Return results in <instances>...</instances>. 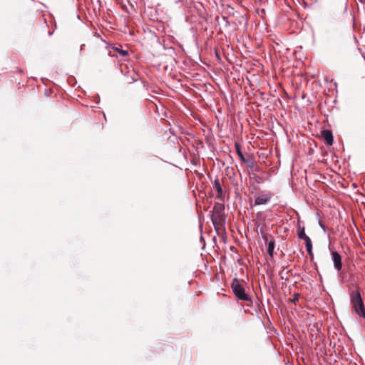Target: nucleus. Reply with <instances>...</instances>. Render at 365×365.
Returning a JSON list of instances; mask_svg holds the SVG:
<instances>
[{
    "label": "nucleus",
    "mask_w": 365,
    "mask_h": 365,
    "mask_svg": "<svg viewBox=\"0 0 365 365\" xmlns=\"http://www.w3.org/2000/svg\"><path fill=\"white\" fill-rule=\"evenodd\" d=\"M299 299V294L298 293H295L294 297L290 299V302L292 303H296Z\"/></svg>",
    "instance_id": "ddd939ff"
},
{
    "label": "nucleus",
    "mask_w": 365,
    "mask_h": 365,
    "mask_svg": "<svg viewBox=\"0 0 365 365\" xmlns=\"http://www.w3.org/2000/svg\"><path fill=\"white\" fill-rule=\"evenodd\" d=\"M235 146H236V150H237V155H239V157H240L242 160H245V157H244V155H243V154H242V151L240 150V145H237V144H236V145H235Z\"/></svg>",
    "instance_id": "f8f14e48"
},
{
    "label": "nucleus",
    "mask_w": 365,
    "mask_h": 365,
    "mask_svg": "<svg viewBox=\"0 0 365 365\" xmlns=\"http://www.w3.org/2000/svg\"><path fill=\"white\" fill-rule=\"evenodd\" d=\"M349 297L351 308L355 314L365 319V306L359 288L350 291Z\"/></svg>",
    "instance_id": "f257e3e1"
},
{
    "label": "nucleus",
    "mask_w": 365,
    "mask_h": 365,
    "mask_svg": "<svg viewBox=\"0 0 365 365\" xmlns=\"http://www.w3.org/2000/svg\"><path fill=\"white\" fill-rule=\"evenodd\" d=\"M274 250V242L270 241L268 243L267 252L271 257L273 256Z\"/></svg>",
    "instance_id": "9d476101"
},
{
    "label": "nucleus",
    "mask_w": 365,
    "mask_h": 365,
    "mask_svg": "<svg viewBox=\"0 0 365 365\" xmlns=\"http://www.w3.org/2000/svg\"><path fill=\"white\" fill-rule=\"evenodd\" d=\"M232 289L235 297L242 301L247 302L250 300L249 295L245 292V288L236 279L232 283Z\"/></svg>",
    "instance_id": "f03ea898"
},
{
    "label": "nucleus",
    "mask_w": 365,
    "mask_h": 365,
    "mask_svg": "<svg viewBox=\"0 0 365 365\" xmlns=\"http://www.w3.org/2000/svg\"><path fill=\"white\" fill-rule=\"evenodd\" d=\"M346 3L345 1L334 3L330 9V12L334 16H341L346 11Z\"/></svg>",
    "instance_id": "20e7f679"
},
{
    "label": "nucleus",
    "mask_w": 365,
    "mask_h": 365,
    "mask_svg": "<svg viewBox=\"0 0 365 365\" xmlns=\"http://www.w3.org/2000/svg\"><path fill=\"white\" fill-rule=\"evenodd\" d=\"M319 225H320V227H322L323 229H324V225H323L321 222H319Z\"/></svg>",
    "instance_id": "4468645a"
},
{
    "label": "nucleus",
    "mask_w": 365,
    "mask_h": 365,
    "mask_svg": "<svg viewBox=\"0 0 365 365\" xmlns=\"http://www.w3.org/2000/svg\"><path fill=\"white\" fill-rule=\"evenodd\" d=\"M212 190L217 192L216 197L218 200L221 201L224 200L225 194L218 179L215 180L214 182H212Z\"/></svg>",
    "instance_id": "39448f33"
},
{
    "label": "nucleus",
    "mask_w": 365,
    "mask_h": 365,
    "mask_svg": "<svg viewBox=\"0 0 365 365\" xmlns=\"http://www.w3.org/2000/svg\"><path fill=\"white\" fill-rule=\"evenodd\" d=\"M112 49L118 53H119L122 57L126 56L128 55V51L126 50H123L117 47H113Z\"/></svg>",
    "instance_id": "9b49d317"
},
{
    "label": "nucleus",
    "mask_w": 365,
    "mask_h": 365,
    "mask_svg": "<svg viewBox=\"0 0 365 365\" xmlns=\"http://www.w3.org/2000/svg\"><path fill=\"white\" fill-rule=\"evenodd\" d=\"M332 261L336 270L340 272L342 268L341 257L336 251L331 252Z\"/></svg>",
    "instance_id": "423d86ee"
},
{
    "label": "nucleus",
    "mask_w": 365,
    "mask_h": 365,
    "mask_svg": "<svg viewBox=\"0 0 365 365\" xmlns=\"http://www.w3.org/2000/svg\"><path fill=\"white\" fill-rule=\"evenodd\" d=\"M322 136L327 145H331L333 144V135L331 130H323L322 133Z\"/></svg>",
    "instance_id": "0eeeda50"
},
{
    "label": "nucleus",
    "mask_w": 365,
    "mask_h": 365,
    "mask_svg": "<svg viewBox=\"0 0 365 365\" xmlns=\"http://www.w3.org/2000/svg\"><path fill=\"white\" fill-rule=\"evenodd\" d=\"M297 235L299 239L300 240H304L306 237H308V235L305 233V228L304 227H299L297 230Z\"/></svg>",
    "instance_id": "1a4fd4ad"
},
{
    "label": "nucleus",
    "mask_w": 365,
    "mask_h": 365,
    "mask_svg": "<svg viewBox=\"0 0 365 365\" xmlns=\"http://www.w3.org/2000/svg\"><path fill=\"white\" fill-rule=\"evenodd\" d=\"M273 197V194L269 191H263L255 197L254 206L266 205Z\"/></svg>",
    "instance_id": "7ed1b4c3"
},
{
    "label": "nucleus",
    "mask_w": 365,
    "mask_h": 365,
    "mask_svg": "<svg viewBox=\"0 0 365 365\" xmlns=\"http://www.w3.org/2000/svg\"><path fill=\"white\" fill-rule=\"evenodd\" d=\"M303 240L304 241L307 253L309 254L310 257L312 258L314 255H313V252H312V240H311L310 237L308 236Z\"/></svg>",
    "instance_id": "6e6552de"
},
{
    "label": "nucleus",
    "mask_w": 365,
    "mask_h": 365,
    "mask_svg": "<svg viewBox=\"0 0 365 365\" xmlns=\"http://www.w3.org/2000/svg\"><path fill=\"white\" fill-rule=\"evenodd\" d=\"M109 54L112 56H114L115 55L114 54H111V51L109 52Z\"/></svg>",
    "instance_id": "2eb2a0df"
}]
</instances>
